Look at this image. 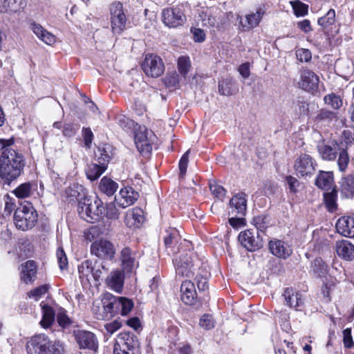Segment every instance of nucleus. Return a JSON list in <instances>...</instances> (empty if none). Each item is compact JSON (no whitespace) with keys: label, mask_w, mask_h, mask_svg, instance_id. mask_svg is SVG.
Listing matches in <instances>:
<instances>
[{"label":"nucleus","mask_w":354,"mask_h":354,"mask_svg":"<svg viewBox=\"0 0 354 354\" xmlns=\"http://www.w3.org/2000/svg\"><path fill=\"white\" fill-rule=\"evenodd\" d=\"M118 188V183L107 176L103 177L100 180V189L107 196H113Z\"/></svg>","instance_id":"obj_33"},{"label":"nucleus","mask_w":354,"mask_h":354,"mask_svg":"<svg viewBox=\"0 0 354 354\" xmlns=\"http://www.w3.org/2000/svg\"><path fill=\"white\" fill-rule=\"evenodd\" d=\"M102 303L104 313H106V317H108L109 314L112 316L113 313L118 312L116 305V303H118V297L111 294H106L102 300Z\"/></svg>","instance_id":"obj_32"},{"label":"nucleus","mask_w":354,"mask_h":354,"mask_svg":"<svg viewBox=\"0 0 354 354\" xmlns=\"http://www.w3.org/2000/svg\"><path fill=\"white\" fill-rule=\"evenodd\" d=\"M82 135L84 138V145L90 148L93 139V133L90 128L83 127Z\"/></svg>","instance_id":"obj_58"},{"label":"nucleus","mask_w":354,"mask_h":354,"mask_svg":"<svg viewBox=\"0 0 354 354\" xmlns=\"http://www.w3.org/2000/svg\"><path fill=\"white\" fill-rule=\"evenodd\" d=\"M78 129L77 125L72 123H67L63 126L62 133L64 136L71 138L76 133Z\"/></svg>","instance_id":"obj_60"},{"label":"nucleus","mask_w":354,"mask_h":354,"mask_svg":"<svg viewBox=\"0 0 354 354\" xmlns=\"http://www.w3.org/2000/svg\"><path fill=\"white\" fill-rule=\"evenodd\" d=\"M269 249L273 255L283 259H286L292 254L290 247L281 240L270 241L269 242Z\"/></svg>","instance_id":"obj_19"},{"label":"nucleus","mask_w":354,"mask_h":354,"mask_svg":"<svg viewBox=\"0 0 354 354\" xmlns=\"http://www.w3.org/2000/svg\"><path fill=\"white\" fill-rule=\"evenodd\" d=\"M139 194L131 187H126L120 189L118 196L115 199L118 205L126 208L133 205L138 198Z\"/></svg>","instance_id":"obj_16"},{"label":"nucleus","mask_w":354,"mask_h":354,"mask_svg":"<svg viewBox=\"0 0 354 354\" xmlns=\"http://www.w3.org/2000/svg\"><path fill=\"white\" fill-rule=\"evenodd\" d=\"M230 214L244 216L247 210V200L244 193L235 194L230 201Z\"/></svg>","instance_id":"obj_17"},{"label":"nucleus","mask_w":354,"mask_h":354,"mask_svg":"<svg viewBox=\"0 0 354 354\" xmlns=\"http://www.w3.org/2000/svg\"><path fill=\"white\" fill-rule=\"evenodd\" d=\"M37 221V214L32 205L28 202L21 204L14 214L16 227L22 231L32 229Z\"/></svg>","instance_id":"obj_4"},{"label":"nucleus","mask_w":354,"mask_h":354,"mask_svg":"<svg viewBox=\"0 0 354 354\" xmlns=\"http://www.w3.org/2000/svg\"><path fill=\"white\" fill-rule=\"evenodd\" d=\"M28 354H64V346L60 342L51 341L44 334L33 336L26 344Z\"/></svg>","instance_id":"obj_2"},{"label":"nucleus","mask_w":354,"mask_h":354,"mask_svg":"<svg viewBox=\"0 0 354 354\" xmlns=\"http://www.w3.org/2000/svg\"><path fill=\"white\" fill-rule=\"evenodd\" d=\"M106 166L99 163L91 164L86 171L87 178L91 181L97 180L105 171Z\"/></svg>","instance_id":"obj_36"},{"label":"nucleus","mask_w":354,"mask_h":354,"mask_svg":"<svg viewBox=\"0 0 354 354\" xmlns=\"http://www.w3.org/2000/svg\"><path fill=\"white\" fill-rule=\"evenodd\" d=\"M209 189L212 193L217 198H222L225 195V189L216 183H210Z\"/></svg>","instance_id":"obj_63"},{"label":"nucleus","mask_w":354,"mask_h":354,"mask_svg":"<svg viewBox=\"0 0 354 354\" xmlns=\"http://www.w3.org/2000/svg\"><path fill=\"white\" fill-rule=\"evenodd\" d=\"M123 272L118 269L113 270L106 279L107 286L118 293L122 292L124 287V275Z\"/></svg>","instance_id":"obj_21"},{"label":"nucleus","mask_w":354,"mask_h":354,"mask_svg":"<svg viewBox=\"0 0 354 354\" xmlns=\"http://www.w3.org/2000/svg\"><path fill=\"white\" fill-rule=\"evenodd\" d=\"M333 183V173L332 171H320L315 180V185L326 191L335 188Z\"/></svg>","instance_id":"obj_27"},{"label":"nucleus","mask_w":354,"mask_h":354,"mask_svg":"<svg viewBox=\"0 0 354 354\" xmlns=\"http://www.w3.org/2000/svg\"><path fill=\"white\" fill-rule=\"evenodd\" d=\"M31 190V184L30 183H25L17 187L13 192L17 198H24L30 196Z\"/></svg>","instance_id":"obj_42"},{"label":"nucleus","mask_w":354,"mask_h":354,"mask_svg":"<svg viewBox=\"0 0 354 354\" xmlns=\"http://www.w3.org/2000/svg\"><path fill=\"white\" fill-rule=\"evenodd\" d=\"M109 147L99 149L100 156L97 158V162L104 166H106L111 159V156L109 153Z\"/></svg>","instance_id":"obj_57"},{"label":"nucleus","mask_w":354,"mask_h":354,"mask_svg":"<svg viewBox=\"0 0 354 354\" xmlns=\"http://www.w3.org/2000/svg\"><path fill=\"white\" fill-rule=\"evenodd\" d=\"M91 252L93 255L105 260H111L113 259L115 250L111 242L104 239H100L92 243L91 245Z\"/></svg>","instance_id":"obj_11"},{"label":"nucleus","mask_w":354,"mask_h":354,"mask_svg":"<svg viewBox=\"0 0 354 354\" xmlns=\"http://www.w3.org/2000/svg\"><path fill=\"white\" fill-rule=\"evenodd\" d=\"M109 219H117L119 217V212L113 203H108L104 207V214Z\"/></svg>","instance_id":"obj_55"},{"label":"nucleus","mask_w":354,"mask_h":354,"mask_svg":"<svg viewBox=\"0 0 354 354\" xmlns=\"http://www.w3.org/2000/svg\"><path fill=\"white\" fill-rule=\"evenodd\" d=\"M335 11L330 8L324 16L318 19L317 24L322 29H326L335 24Z\"/></svg>","instance_id":"obj_39"},{"label":"nucleus","mask_w":354,"mask_h":354,"mask_svg":"<svg viewBox=\"0 0 354 354\" xmlns=\"http://www.w3.org/2000/svg\"><path fill=\"white\" fill-rule=\"evenodd\" d=\"M57 321L62 328H67L71 324L70 318L66 315V311L63 308H59L56 314Z\"/></svg>","instance_id":"obj_46"},{"label":"nucleus","mask_w":354,"mask_h":354,"mask_svg":"<svg viewBox=\"0 0 354 354\" xmlns=\"http://www.w3.org/2000/svg\"><path fill=\"white\" fill-rule=\"evenodd\" d=\"M311 271L317 277H324L328 273V266L320 258H316L311 263Z\"/></svg>","instance_id":"obj_34"},{"label":"nucleus","mask_w":354,"mask_h":354,"mask_svg":"<svg viewBox=\"0 0 354 354\" xmlns=\"http://www.w3.org/2000/svg\"><path fill=\"white\" fill-rule=\"evenodd\" d=\"M57 257L60 269L64 270L68 266V259L62 248H59L57 249Z\"/></svg>","instance_id":"obj_59"},{"label":"nucleus","mask_w":354,"mask_h":354,"mask_svg":"<svg viewBox=\"0 0 354 354\" xmlns=\"http://www.w3.org/2000/svg\"><path fill=\"white\" fill-rule=\"evenodd\" d=\"M42 319L40 324L44 328L50 327L55 321V313L52 307L44 305L42 307Z\"/></svg>","instance_id":"obj_35"},{"label":"nucleus","mask_w":354,"mask_h":354,"mask_svg":"<svg viewBox=\"0 0 354 354\" xmlns=\"http://www.w3.org/2000/svg\"><path fill=\"white\" fill-rule=\"evenodd\" d=\"M49 289V286L44 284L28 292V296L30 298L38 301L44 295H45Z\"/></svg>","instance_id":"obj_48"},{"label":"nucleus","mask_w":354,"mask_h":354,"mask_svg":"<svg viewBox=\"0 0 354 354\" xmlns=\"http://www.w3.org/2000/svg\"><path fill=\"white\" fill-rule=\"evenodd\" d=\"M75 340L80 348H85L95 353L98 348V342L94 333L86 330L74 331Z\"/></svg>","instance_id":"obj_12"},{"label":"nucleus","mask_w":354,"mask_h":354,"mask_svg":"<svg viewBox=\"0 0 354 354\" xmlns=\"http://www.w3.org/2000/svg\"><path fill=\"white\" fill-rule=\"evenodd\" d=\"M336 229L342 236L354 237V218L351 216L339 218L336 223Z\"/></svg>","instance_id":"obj_22"},{"label":"nucleus","mask_w":354,"mask_h":354,"mask_svg":"<svg viewBox=\"0 0 354 354\" xmlns=\"http://www.w3.org/2000/svg\"><path fill=\"white\" fill-rule=\"evenodd\" d=\"M118 310L122 315H127L133 308V302L132 300L126 297H118V303H116Z\"/></svg>","instance_id":"obj_40"},{"label":"nucleus","mask_w":354,"mask_h":354,"mask_svg":"<svg viewBox=\"0 0 354 354\" xmlns=\"http://www.w3.org/2000/svg\"><path fill=\"white\" fill-rule=\"evenodd\" d=\"M19 8L17 0H0V12L17 11Z\"/></svg>","instance_id":"obj_44"},{"label":"nucleus","mask_w":354,"mask_h":354,"mask_svg":"<svg viewBox=\"0 0 354 354\" xmlns=\"http://www.w3.org/2000/svg\"><path fill=\"white\" fill-rule=\"evenodd\" d=\"M317 167L316 160L306 153L297 157L294 163L295 173L299 178L312 176L315 174Z\"/></svg>","instance_id":"obj_6"},{"label":"nucleus","mask_w":354,"mask_h":354,"mask_svg":"<svg viewBox=\"0 0 354 354\" xmlns=\"http://www.w3.org/2000/svg\"><path fill=\"white\" fill-rule=\"evenodd\" d=\"M241 244L248 251H256L263 247V239L257 229H248L239 235Z\"/></svg>","instance_id":"obj_9"},{"label":"nucleus","mask_w":354,"mask_h":354,"mask_svg":"<svg viewBox=\"0 0 354 354\" xmlns=\"http://www.w3.org/2000/svg\"><path fill=\"white\" fill-rule=\"evenodd\" d=\"M118 123L120 127L126 131L132 130L134 127V122L124 115L118 117Z\"/></svg>","instance_id":"obj_56"},{"label":"nucleus","mask_w":354,"mask_h":354,"mask_svg":"<svg viewBox=\"0 0 354 354\" xmlns=\"http://www.w3.org/2000/svg\"><path fill=\"white\" fill-rule=\"evenodd\" d=\"M191 67L190 59L188 57L182 56L178 60V68L179 73L184 77L187 75Z\"/></svg>","instance_id":"obj_45"},{"label":"nucleus","mask_w":354,"mask_h":354,"mask_svg":"<svg viewBox=\"0 0 354 354\" xmlns=\"http://www.w3.org/2000/svg\"><path fill=\"white\" fill-rule=\"evenodd\" d=\"M167 235L164 237V242L167 247L171 246L174 242H177L178 239V231L175 228H171L166 231Z\"/></svg>","instance_id":"obj_53"},{"label":"nucleus","mask_w":354,"mask_h":354,"mask_svg":"<svg viewBox=\"0 0 354 354\" xmlns=\"http://www.w3.org/2000/svg\"><path fill=\"white\" fill-rule=\"evenodd\" d=\"M295 15L297 17H304L308 14V6L299 1L292 2Z\"/></svg>","instance_id":"obj_47"},{"label":"nucleus","mask_w":354,"mask_h":354,"mask_svg":"<svg viewBox=\"0 0 354 354\" xmlns=\"http://www.w3.org/2000/svg\"><path fill=\"white\" fill-rule=\"evenodd\" d=\"M24 167V156L17 151L6 150L0 156V177L8 185L21 176Z\"/></svg>","instance_id":"obj_1"},{"label":"nucleus","mask_w":354,"mask_h":354,"mask_svg":"<svg viewBox=\"0 0 354 354\" xmlns=\"http://www.w3.org/2000/svg\"><path fill=\"white\" fill-rule=\"evenodd\" d=\"M266 12V9L265 6H262L257 8L255 12L247 15L245 20H241L240 21L244 30H248L257 26Z\"/></svg>","instance_id":"obj_20"},{"label":"nucleus","mask_w":354,"mask_h":354,"mask_svg":"<svg viewBox=\"0 0 354 354\" xmlns=\"http://www.w3.org/2000/svg\"><path fill=\"white\" fill-rule=\"evenodd\" d=\"M37 274V266L34 261H28L21 266V279L26 283L35 280Z\"/></svg>","instance_id":"obj_29"},{"label":"nucleus","mask_w":354,"mask_h":354,"mask_svg":"<svg viewBox=\"0 0 354 354\" xmlns=\"http://www.w3.org/2000/svg\"><path fill=\"white\" fill-rule=\"evenodd\" d=\"M30 26L33 32L46 44L51 45L55 41V36L44 29L40 24L34 22Z\"/></svg>","instance_id":"obj_30"},{"label":"nucleus","mask_w":354,"mask_h":354,"mask_svg":"<svg viewBox=\"0 0 354 354\" xmlns=\"http://www.w3.org/2000/svg\"><path fill=\"white\" fill-rule=\"evenodd\" d=\"M286 181L288 185L290 191L292 193H296L299 186L300 185L299 181L292 176H287L286 177Z\"/></svg>","instance_id":"obj_62"},{"label":"nucleus","mask_w":354,"mask_h":354,"mask_svg":"<svg viewBox=\"0 0 354 354\" xmlns=\"http://www.w3.org/2000/svg\"><path fill=\"white\" fill-rule=\"evenodd\" d=\"M319 82L318 76L313 71L308 68L301 70L300 78L298 82L300 88L313 93L317 90Z\"/></svg>","instance_id":"obj_13"},{"label":"nucleus","mask_w":354,"mask_h":354,"mask_svg":"<svg viewBox=\"0 0 354 354\" xmlns=\"http://www.w3.org/2000/svg\"><path fill=\"white\" fill-rule=\"evenodd\" d=\"M115 344L122 348L137 352L140 344L136 334L132 332L124 331L118 335Z\"/></svg>","instance_id":"obj_15"},{"label":"nucleus","mask_w":354,"mask_h":354,"mask_svg":"<svg viewBox=\"0 0 354 354\" xmlns=\"http://www.w3.org/2000/svg\"><path fill=\"white\" fill-rule=\"evenodd\" d=\"M153 136L151 131L147 130L145 127H140L135 132L134 140L135 145L143 156L147 155L152 151V137Z\"/></svg>","instance_id":"obj_10"},{"label":"nucleus","mask_w":354,"mask_h":354,"mask_svg":"<svg viewBox=\"0 0 354 354\" xmlns=\"http://www.w3.org/2000/svg\"><path fill=\"white\" fill-rule=\"evenodd\" d=\"M136 253L128 247L124 248L120 252V261L124 272H133L138 267Z\"/></svg>","instance_id":"obj_14"},{"label":"nucleus","mask_w":354,"mask_h":354,"mask_svg":"<svg viewBox=\"0 0 354 354\" xmlns=\"http://www.w3.org/2000/svg\"><path fill=\"white\" fill-rule=\"evenodd\" d=\"M198 288L200 291H205L208 288L207 275L198 274L196 277Z\"/></svg>","instance_id":"obj_64"},{"label":"nucleus","mask_w":354,"mask_h":354,"mask_svg":"<svg viewBox=\"0 0 354 354\" xmlns=\"http://www.w3.org/2000/svg\"><path fill=\"white\" fill-rule=\"evenodd\" d=\"M141 66L146 75L154 78L161 76L165 71L162 59L152 53L146 55Z\"/></svg>","instance_id":"obj_8"},{"label":"nucleus","mask_w":354,"mask_h":354,"mask_svg":"<svg viewBox=\"0 0 354 354\" xmlns=\"http://www.w3.org/2000/svg\"><path fill=\"white\" fill-rule=\"evenodd\" d=\"M324 100L326 104L330 105L334 109H339L342 105L341 98L333 93L326 95Z\"/></svg>","instance_id":"obj_49"},{"label":"nucleus","mask_w":354,"mask_h":354,"mask_svg":"<svg viewBox=\"0 0 354 354\" xmlns=\"http://www.w3.org/2000/svg\"><path fill=\"white\" fill-rule=\"evenodd\" d=\"M194 263L190 255L185 254L180 257L176 263V272L177 274L190 277L193 275Z\"/></svg>","instance_id":"obj_18"},{"label":"nucleus","mask_w":354,"mask_h":354,"mask_svg":"<svg viewBox=\"0 0 354 354\" xmlns=\"http://www.w3.org/2000/svg\"><path fill=\"white\" fill-rule=\"evenodd\" d=\"M283 295L290 307L299 310L304 305V299L301 294L297 292H295L292 288H286Z\"/></svg>","instance_id":"obj_28"},{"label":"nucleus","mask_w":354,"mask_h":354,"mask_svg":"<svg viewBox=\"0 0 354 354\" xmlns=\"http://www.w3.org/2000/svg\"><path fill=\"white\" fill-rule=\"evenodd\" d=\"M189 153V151H187L181 157L179 162L180 175L181 178H183L186 174L187 167L188 165Z\"/></svg>","instance_id":"obj_61"},{"label":"nucleus","mask_w":354,"mask_h":354,"mask_svg":"<svg viewBox=\"0 0 354 354\" xmlns=\"http://www.w3.org/2000/svg\"><path fill=\"white\" fill-rule=\"evenodd\" d=\"M122 326V324L117 320L107 323L104 326V334L105 336H111L114 333L118 330Z\"/></svg>","instance_id":"obj_51"},{"label":"nucleus","mask_w":354,"mask_h":354,"mask_svg":"<svg viewBox=\"0 0 354 354\" xmlns=\"http://www.w3.org/2000/svg\"><path fill=\"white\" fill-rule=\"evenodd\" d=\"M337 191L335 188H333L330 191L324 193V198L326 206L329 212H333L337 209Z\"/></svg>","instance_id":"obj_38"},{"label":"nucleus","mask_w":354,"mask_h":354,"mask_svg":"<svg viewBox=\"0 0 354 354\" xmlns=\"http://www.w3.org/2000/svg\"><path fill=\"white\" fill-rule=\"evenodd\" d=\"M253 223L258 232L263 233L268 227V218L265 216H258L253 218Z\"/></svg>","instance_id":"obj_52"},{"label":"nucleus","mask_w":354,"mask_h":354,"mask_svg":"<svg viewBox=\"0 0 354 354\" xmlns=\"http://www.w3.org/2000/svg\"><path fill=\"white\" fill-rule=\"evenodd\" d=\"M342 193L346 198L354 197V173L348 174L341 179Z\"/></svg>","instance_id":"obj_31"},{"label":"nucleus","mask_w":354,"mask_h":354,"mask_svg":"<svg viewBox=\"0 0 354 354\" xmlns=\"http://www.w3.org/2000/svg\"><path fill=\"white\" fill-rule=\"evenodd\" d=\"M77 212L80 216L88 223L99 221L104 216V207L102 201L97 197L94 200L88 197L80 198Z\"/></svg>","instance_id":"obj_3"},{"label":"nucleus","mask_w":354,"mask_h":354,"mask_svg":"<svg viewBox=\"0 0 354 354\" xmlns=\"http://www.w3.org/2000/svg\"><path fill=\"white\" fill-rule=\"evenodd\" d=\"M350 157L346 149H339L337 164L339 171L344 172L349 164Z\"/></svg>","instance_id":"obj_41"},{"label":"nucleus","mask_w":354,"mask_h":354,"mask_svg":"<svg viewBox=\"0 0 354 354\" xmlns=\"http://www.w3.org/2000/svg\"><path fill=\"white\" fill-rule=\"evenodd\" d=\"M308 104L304 99L299 98L292 102L291 109L295 115L299 116L308 115L309 112Z\"/></svg>","instance_id":"obj_37"},{"label":"nucleus","mask_w":354,"mask_h":354,"mask_svg":"<svg viewBox=\"0 0 354 354\" xmlns=\"http://www.w3.org/2000/svg\"><path fill=\"white\" fill-rule=\"evenodd\" d=\"M145 221L143 210L134 207L129 210L125 216V223L130 227H139Z\"/></svg>","instance_id":"obj_26"},{"label":"nucleus","mask_w":354,"mask_h":354,"mask_svg":"<svg viewBox=\"0 0 354 354\" xmlns=\"http://www.w3.org/2000/svg\"><path fill=\"white\" fill-rule=\"evenodd\" d=\"M234 82L230 80H225L221 82L218 84V92L221 95L229 96L233 94Z\"/></svg>","instance_id":"obj_43"},{"label":"nucleus","mask_w":354,"mask_h":354,"mask_svg":"<svg viewBox=\"0 0 354 354\" xmlns=\"http://www.w3.org/2000/svg\"><path fill=\"white\" fill-rule=\"evenodd\" d=\"M335 250L338 257L344 260L351 261L354 259V245L347 240L337 241Z\"/></svg>","instance_id":"obj_24"},{"label":"nucleus","mask_w":354,"mask_h":354,"mask_svg":"<svg viewBox=\"0 0 354 354\" xmlns=\"http://www.w3.org/2000/svg\"><path fill=\"white\" fill-rule=\"evenodd\" d=\"M78 271L80 274V277H88L89 274H92L93 272V267L92 266V262L88 260H86L83 261L78 266Z\"/></svg>","instance_id":"obj_50"},{"label":"nucleus","mask_w":354,"mask_h":354,"mask_svg":"<svg viewBox=\"0 0 354 354\" xmlns=\"http://www.w3.org/2000/svg\"><path fill=\"white\" fill-rule=\"evenodd\" d=\"M199 325L205 330H210L214 327L212 316L209 314L203 315L200 319Z\"/></svg>","instance_id":"obj_54"},{"label":"nucleus","mask_w":354,"mask_h":354,"mask_svg":"<svg viewBox=\"0 0 354 354\" xmlns=\"http://www.w3.org/2000/svg\"><path fill=\"white\" fill-rule=\"evenodd\" d=\"M162 18L164 24L170 28L182 26L186 21L184 6L169 7L162 10Z\"/></svg>","instance_id":"obj_7"},{"label":"nucleus","mask_w":354,"mask_h":354,"mask_svg":"<svg viewBox=\"0 0 354 354\" xmlns=\"http://www.w3.org/2000/svg\"><path fill=\"white\" fill-rule=\"evenodd\" d=\"M340 147L339 145L334 142L330 145L320 143L317 145V150L319 156L324 160L333 161L337 158V151Z\"/></svg>","instance_id":"obj_23"},{"label":"nucleus","mask_w":354,"mask_h":354,"mask_svg":"<svg viewBox=\"0 0 354 354\" xmlns=\"http://www.w3.org/2000/svg\"><path fill=\"white\" fill-rule=\"evenodd\" d=\"M123 5L120 1H114L110 6L111 26L114 34H120L125 28L127 21Z\"/></svg>","instance_id":"obj_5"},{"label":"nucleus","mask_w":354,"mask_h":354,"mask_svg":"<svg viewBox=\"0 0 354 354\" xmlns=\"http://www.w3.org/2000/svg\"><path fill=\"white\" fill-rule=\"evenodd\" d=\"M181 299L188 305H192L196 297V291L194 283L189 280H185L180 287Z\"/></svg>","instance_id":"obj_25"}]
</instances>
